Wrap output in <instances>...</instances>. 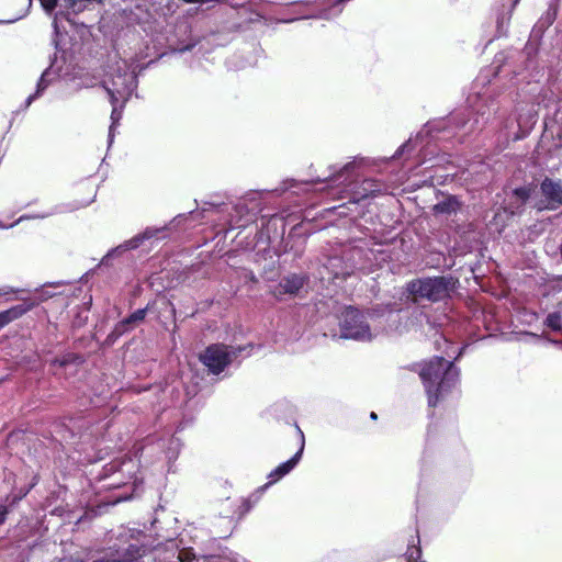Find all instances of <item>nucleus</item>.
I'll return each mask as SVG.
<instances>
[{
    "mask_svg": "<svg viewBox=\"0 0 562 562\" xmlns=\"http://www.w3.org/2000/svg\"><path fill=\"white\" fill-rule=\"evenodd\" d=\"M284 217L271 216L261 232L267 237L268 246L293 254L290 269L280 276L278 284L271 291L278 301L304 299L314 291L316 281L321 283L323 268V261L304 257L307 239L313 234V225L301 221L292 225L288 233Z\"/></svg>",
    "mask_w": 562,
    "mask_h": 562,
    "instance_id": "f257e3e1",
    "label": "nucleus"
},
{
    "mask_svg": "<svg viewBox=\"0 0 562 562\" xmlns=\"http://www.w3.org/2000/svg\"><path fill=\"white\" fill-rule=\"evenodd\" d=\"M484 115L485 111H474L467 106L456 109L447 116L430 120L417 133L415 138L407 139L396 149L394 158L400 159L419 146L416 166L436 160L441 151L437 143L442 139V134H447L448 137L453 136L467 126L468 132H473L480 127V120H484Z\"/></svg>",
    "mask_w": 562,
    "mask_h": 562,
    "instance_id": "f03ea898",
    "label": "nucleus"
},
{
    "mask_svg": "<svg viewBox=\"0 0 562 562\" xmlns=\"http://www.w3.org/2000/svg\"><path fill=\"white\" fill-rule=\"evenodd\" d=\"M544 111L543 132L555 136L562 146V100L551 90H541L532 102L519 103L513 115L503 123L505 137L512 142L526 138Z\"/></svg>",
    "mask_w": 562,
    "mask_h": 562,
    "instance_id": "7ed1b4c3",
    "label": "nucleus"
},
{
    "mask_svg": "<svg viewBox=\"0 0 562 562\" xmlns=\"http://www.w3.org/2000/svg\"><path fill=\"white\" fill-rule=\"evenodd\" d=\"M384 256L369 247L356 245L338 255L324 258L321 272L322 286L341 285L357 274L368 276L381 268Z\"/></svg>",
    "mask_w": 562,
    "mask_h": 562,
    "instance_id": "20e7f679",
    "label": "nucleus"
},
{
    "mask_svg": "<svg viewBox=\"0 0 562 562\" xmlns=\"http://www.w3.org/2000/svg\"><path fill=\"white\" fill-rule=\"evenodd\" d=\"M411 370L418 373L430 407H436L458 391L459 369L450 359L434 356L412 364Z\"/></svg>",
    "mask_w": 562,
    "mask_h": 562,
    "instance_id": "39448f33",
    "label": "nucleus"
},
{
    "mask_svg": "<svg viewBox=\"0 0 562 562\" xmlns=\"http://www.w3.org/2000/svg\"><path fill=\"white\" fill-rule=\"evenodd\" d=\"M311 186L324 184V188L345 192L348 203L358 204L381 192V184L370 178H362L359 171V164L356 160L348 161L342 166L330 165L328 173L324 177H316L311 180Z\"/></svg>",
    "mask_w": 562,
    "mask_h": 562,
    "instance_id": "423d86ee",
    "label": "nucleus"
},
{
    "mask_svg": "<svg viewBox=\"0 0 562 562\" xmlns=\"http://www.w3.org/2000/svg\"><path fill=\"white\" fill-rule=\"evenodd\" d=\"M195 215H198L195 211H190L188 213H181L176 215L169 223L162 226H147L144 231L134 235L132 238L109 249L106 254L101 258L100 262L94 268L83 273L80 277L79 281L82 283H87L92 276L99 273V271H101L103 268L111 267L112 261L115 258H119L126 251L137 249L146 240H149L151 238H167L171 231L182 227V225L188 218L194 217Z\"/></svg>",
    "mask_w": 562,
    "mask_h": 562,
    "instance_id": "0eeeda50",
    "label": "nucleus"
},
{
    "mask_svg": "<svg viewBox=\"0 0 562 562\" xmlns=\"http://www.w3.org/2000/svg\"><path fill=\"white\" fill-rule=\"evenodd\" d=\"M459 284V280L450 274L415 278L402 288L400 300L407 306L422 301L439 302L450 297Z\"/></svg>",
    "mask_w": 562,
    "mask_h": 562,
    "instance_id": "6e6552de",
    "label": "nucleus"
},
{
    "mask_svg": "<svg viewBox=\"0 0 562 562\" xmlns=\"http://www.w3.org/2000/svg\"><path fill=\"white\" fill-rule=\"evenodd\" d=\"M70 48V46H66L65 50H56L49 56V64L42 71L36 81L35 89L31 93L36 100L41 99L47 89L57 80L75 81L80 78L81 69L68 59V49Z\"/></svg>",
    "mask_w": 562,
    "mask_h": 562,
    "instance_id": "1a4fd4ad",
    "label": "nucleus"
},
{
    "mask_svg": "<svg viewBox=\"0 0 562 562\" xmlns=\"http://www.w3.org/2000/svg\"><path fill=\"white\" fill-rule=\"evenodd\" d=\"M366 319L374 324L375 330L402 331L407 327L411 314L409 306H402L396 302L376 303L363 308Z\"/></svg>",
    "mask_w": 562,
    "mask_h": 562,
    "instance_id": "9d476101",
    "label": "nucleus"
},
{
    "mask_svg": "<svg viewBox=\"0 0 562 562\" xmlns=\"http://www.w3.org/2000/svg\"><path fill=\"white\" fill-rule=\"evenodd\" d=\"M139 470L138 461L126 457L116 459L105 464L99 474V481H109L103 484L105 488H120L132 485L133 492L138 487L137 472Z\"/></svg>",
    "mask_w": 562,
    "mask_h": 562,
    "instance_id": "9b49d317",
    "label": "nucleus"
},
{
    "mask_svg": "<svg viewBox=\"0 0 562 562\" xmlns=\"http://www.w3.org/2000/svg\"><path fill=\"white\" fill-rule=\"evenodd\" d=\"M339 337L345 340L369 342L374 337L364 311L356 305H345L339 315Z\"/></svg>",
    "mask_w": 562,
    "mask_h": 562,
    "instance_id": "f8f14e48",
    "label": "nucleus"
},
{
    "mask_svg": "<svg viewBox=\"0 0 562 562\" xmlns=\"http://www.w3.org/2000/svg\"><path fill=\"white\" fill-rule=\"evenodd\" d=\"M43 11L53 18L52 45L55 50L63 52L66 46H71L72 37L67 26L72 27V20L61 10V0H40Z\"/></svg>",
    "mask_w": 562,
    "mask_h": 562,
    "instance_id": "ddd939ff",
    "label": "nucleus"
},
{
    "mask_svg": "<svg viewBox=\"0 0 562 562\" xmlns=\"http://www.w3.org/2000/svg\"><path fill=\"white\" fill-rule=\"evenodd\" d=\"M161 304L162 306L171 307V313L176 317V307L175 305L167 300L166 297H162L160 300H151L149 301L144 307L137 308L134 312L130 313L125 317H123L112 329V331L108 335L106 341L113 342L119 337L124 335L125 333L134 329L138 325H140L145 318L148 315H153L154 317H158L160 311L158 305Z\"/></svg>",
    "mask_w": 562,
    "mask_h": 562,
    "instance_id": "4468645a",
    "label": "nucleus"
},
{
    "mask_svg": "<svg viewBox=\"0 0 562 562\" xmlns=\"http://www.w3.org/2000/svg\"><path fill=\"white\" fill-rule=\"evenodd\" d=\"M544 33L546 31L540 30L533 25L529 35V40L520 53L524 66L521 70L516 72V75H522L524 72H527V76L524 78L528 79V82H538L540 77L543 75V66L540 64L538 55L542 45Z\"/></svg>",
    "mask_w": 562,
    "mask_h": 562,
    "instance_id": "2eb2a0df",
    "label": "nucleus"
},
{
    "mask_svg": "<svg viewBox=\"0 0 562 562\" xmlns=\"http://www.w3.org/2000/svg\"><path fill=\"white\" fill-rule=\"evenodd\" d=\"M109 99L130 100L138 86V77L134 71H130L126 66H117L113 71L109 72L103 80Z\"/></svg>",
    "mask_w": 562,
    "mask_h": 562,
    "instance_id": "dca6fc26",
    "label": "nucleus"
},
{
    "mask_svg": "<svg viewBox=\"0 0 562 562\" xmlns=\"http://www.w3.org/2000/svg\"><path fill=\"white\" fill-rule=\"evenodd\" d=\"M535 204L538 211H557L562 207V180L544 176L537 184Z\"/></svg>",
    "mask_w": 562,
    "mask_h": 562,
    "instance_id": "f3484780",
    "label": "nucleus"
},
{
    "mask_svg": "<svg viewBox=\"0 0 562 562\" xmlns=\"http://www.w3.org/2000/svg\"><path fill=\"white\" fill-rule=\"evenodd\" d=\"M537 184L531 181L506 191L505 211L512 216L520 215L526 205L536 196Z\"/></svg>",
    "mask_w": 562,
    "mask_h": 562,
    "instance_id": "a211bd4d",
    "label": "nucleus"
},
{
    "mask_svg": "<svg viewBox=\"0 0 562 562\" xmlns=\"http://www.w3.org/2000/svg\"><path fill=\"white\" fill-rule=\"evenodd\" d=\"M274 249V255L271 254L270 249L257 251L255 254L254 262L257 267L259 277L266 281H274L282 274L280 272L279 257L283 251L279 248L269 246Z\"/></svg>",
    "mask_w": 562,
    "mask_h": 562,
    "instance_id": "6ab92c4d",
    "label": "nucleus"
},
{
    "mask_svg": "<svg viewBox=\"0 0 562 562\" xmlns=\"http://www.w3.org/2000/svg\"><path fill=\"white\" fill-rule=\"evenodd\" d=\"M436 218L457 222L458 215L464 212V203L458 195L442 193V199L431 206Z\"/></svg>",
    "mask_w": 562,
    "mask_h": 562,
    "instance_id": "aec40b11",
    "label": "nucleus"
},
{
    "mask_svg": "<svg viewBox=\"0 0 562 562\" xmlns=\"http://www.w3.org/2000/svg\"><path fill=\"white\" fill-rule=\"evenodd\" d=\"M268 193L269 191L267 190H256L245 193L243 199L233 207L235 215L241 220L250 213L259 212L261 210L262 200Z\"/></svg>",
    "mask_w": 562,
    "mask_h": 562,
    "instance_id": "412c9836",
    "label": "nucleus"
},
{
    "mask_svg": "<svg viewBox=\"0 0 562 562\" xmlns=\"http://www.w3.org/2000/svg\"><path fill=\"white\" fill-rule=\"evenodd\" d=\"M1 345V351L7 349H11V351H36L26 333H19L12 328L2 336Z\"/></svg>",
    "mask_w": 562,
    "mask_h": 562,
    "instance_id": "4be33fe9",
    "label": "nucleus"
},
{
    "mask_svg": "<svg viewBox=\"0 0 562 562\" xmlns=\"http://www.w3.org/2000/svg\"><path fill=\"white\" fill-rule=\"evenodd\" d=\"M199 360L209 369L213 374H218L225 368L233 364L237 353H194Z\"/></svg>",
    "mask_w": 562,
    "mask_h": 562,
    "instance_id": "5701e85b",
    "label": "nucleus"
},
{
    "mask_svg": "<svg viewBox=\"0 0 562 562\" xmlns=\"http://www.w3.org/2000/svg\"><path fill=\"white\" fill-rule=\"evenodd\" d=\"M299 431L302 437V443H301L299 451L291 459L281 463L273 471L270 472V474H269L270 482L268 483V485L279 481L283 476H285L288 473H290L296 467L299 461L301 460L303 449H304V436L300 428H299Z\"/></svg>",
    "mask_w": 562,
    "mask_h": 562,
    "instance_id": "b1692460",
    "label": "nucleus"
},
{
    "mask_svg": "<svg viewBox=\"0 0 562 562\" xmlns=\"http://www.w3.org/2000/svg\"><path fill=\"white\" fill-rule=\"evenodd\" d=\"M35 305V302L23 301L7 310L0 311V330L4 328L7 325H9L11 322L20 318L21 316L30 312Z\"/></svg>",
    "mask_w": 562,
    "mask_h": 562,
    "instance_id": "393cba45",
    "label": "nucleus"
},
{
    "mask_svg": "<svg viewBox=\"0 0 562 562\" xmlns=\"http://www.w3.org/2000/svg\"><path fill=\"white\" fill-rule=\"evenodd\" d=\"M180 562H192L195 560L196 562H241L239 557L232 551L223 552L220 555H210V557H201L195 558L191 550H182L179 553Z\"/></svg>",
    "mask_w": 562,
    "mask_h": 562,
    "instance_id": "a878e982",
    "label": "nucleus"
},
{
    "mask_svg": "<svg viewBox=\"0 0 562 562\" xmlns=\"http://www.w3.org/2000/svg\"><path fill=\"white\" fill-rule=\"evenodd\" d=\"M560 8V0H551L547 11L539 18L535 26L547 31L557 20Z\"/></svg>",
    "mask_w": 562,
    "mask_h": 562,
    "instance_id": "bb28decb",
    "label": "nucleus"
},
{
    "mask_svg": "<svg viewBox=\"0 0 562 562\" xmlns=\"http://www.w3.org/2000/svg\"><path fill=\"white\" fill-rule=\"evenodd\" d=\"M68 283H70V282L64 281V280L56 281V282H47L35 291L34 297L36 301H40V302L46 301L57 294H61V292L52 291V289L56 290V289H59Z\"/></svg>",
    "mask_w": 562,
    "mask_h": 562,
    "instance_id": "cd10ccee",
    "label": "nucleus"
},
{
    "mask_svg": "<svg viewBox=\"0 0 562 562\" xmlns=\"http://www.w3.org/2000/svg\"><path fill=\"white\" fill-rule=\"evenodd\" d=\"M127 101L128 100H125V99H109V102L111 103V106H112L111 124H110L111 127H117L120 125V122H121V119L123 115V111L125 109Z\"/></svg>",
    "mask_w": 562,
    "mask_h": 562,
    "instance_id": "c85d7f7f",
    "label": "nucleus"
},
{
    "mask_svg": "<svg viewBox=\"0 0 562 562\" xmlns=\"http://www.w3.org/2000/svg\"><path fill=\"white\" fill-rule=\"evenodd\" d=\"M61 10L70 18V13L77 14L86 10V4L81 0H61Z\"/></svg>",
    "mask_w": 562,
    "mask_h": 562,
    "instance_id": "c756f323",
    "label": "nucleus"
},
{
    "mask_svg": "<svg viewBox=\"0 0 562 562\" xmlns=\"http://www.w3.org/2000/svg\"><path fill=\"white\" fill-rule=\"evenodd\" d=\"M544 326L553 331L562 330V314L560 312L549 313L544 319Z\"/></svg>",
    "mask_w": 562,
    "mask_h": 562,
    "instance_id": "7c9ffc66",
    "label": "nucleus"
},
{
    "mask_svg": "<svg viewBox=\"0 0 562 562\" xmlns=\"http://www.w3.org/2000/svg\"><path fill=\"white\" fill-rule=\"evenodd\" d=\"M510 21V14L506 16L505 14H501L497 16L496 21V36L502 37L506 36L508 31V25Z\"/></svg>",
    "mask_w": 562,
    "mask_h": 562,
    "instance_id": "2f4dec72",
    "label": "nucleus"
},
{
    "mask_svg": "<svg viewBox=\"0 0 562 562\" xmlns=\"http://www.w3.org/2000/svg\"><path fill=\"white\" fill-rule=\"evenodd\" d=\"M180 440L176 437L168 439V448L166 450V458L170 461L177 458L180 451Z\"/></svg>",
    "mask_w": 562,
    "mask_h": 562,
    "instance_id": "473e14b6",
    "label": "nucleus"
},
{
    "mask_svg": "<svg viewBox=\"0 0 562 562\" xmlns=\"http://www.w3.org/2000/svg\"><path fill=\"white\" fill-rule=\"evenodd\" d=\"M420 549L418 547L412 546L406 551V557L408 562H419L418 559L420 558Z\"/></svg>",
    "mask_w": 562,
    "mask_h": 562,
    "instance_id": "72a5a7b5",
    "label": "nucleus"
},
{
    "mask_svg": "<svg viewBox=\"0 0 562 562\" xmlns=\"http://www.w3.org/2000/svg\"><path fill=\"white\" fill-rule=\"evenodd\" d=\"M32 4H33V1H32V0H27L26 9H25V11H24L21 15L16 16V18H14V19L0 20V24H10V23H14V22H16L18 20L25 18V16L30 13V10H31V8H32Z\"/></svg>",
    "mask_w": 562,
    "mask_h": 562,
    "instance_id": "f704fd0d",
    "label": "nucleus"
},
{
    "mask_svg": "<svg viewBox=\"0 0 562 562\" xmlns=\"http://www.w3.org/2000/svg\"><path fill=\"white\" fill-rule=\"evenodd\" d=\"M293 182V180L284 181L283 186H281L280 188H276L272 192H274L278 196L282 195L285 191L294 188Z\"/></svg>",
    "mask_w": 562,
    "mask_h": 562,
    "instance_id": "c9c22d12",
    "label": "nucleus"
},
{
    "mask_svg": "<svg viewBox=\"0 0 562 562\" xmlns=\"http://www.w3.org/2000/svg\"><path fill=\"white\" fill-rule=\"evenodd\" d=\"M244 277L248 283L257 284L259 282V277L252 270L246 269Z\"/></svg>",
    "mask_w": 562,
    "mask_h": 562,
    "instance_id": "e433bc0d",
    "label": "nucleus"
},
{
    "mask_svg": "<svg viewBox=\"0 0 562 562\" xmlns=\"http://www.w3.org/2000/svg\"><path fill=\"white\" fill-rule=\"evenodd\" d=\"M35 101L37 100L31 94H29L15 113L26 111Z\"/></svg>",
    "mask_w": 562,
    "mask_h": 562,
    "instance_id": "4c0bfd02",
    "label": "nucleus"
},
{
    "mask_svg": "<svg viewBox=\"0 0 562 562\" xmlns=\"http://www.w3.org/2000/svg\"><path fill=\"white\" fill-rule=\"evenodd\" d=\"M58 213V206H55L53 209L52 212H48V213H35V214H30V217L31 220H44L53 214H56Z\"/></svg>",
    "mask_w": 562,
    "mask_h": 562,
    "instance_id": "58836bf2",
    "label": "nucleus"
},
{
    "mask_svg": "<svg viewBox=\"0 0 562 562\" xmlns=\"http://www.w3.org/2000/svg\"><path fill=\"white\" fill-rule=\"evenodd\" d=\"M88 321V314L83 312V310H79L75 316V323L77 325H82Z\"/></svg>",
    "mask_w": 562,
    "mask_h": 562,
    "instance_id": "ea45409f",
    "label": "nucleus"
},
{
    "mask_svg": "<svg viewBox=\"0 0 562 562\" xmlns=\"http://www.w3.org/2000/svg\"><path fill=\"white\" fill-rule=\"evenodd\" d=\"M92 306V295H89L88 300L85 301L79 310H83L86 314L90 312V308Z\"/></svg>",
    "mask_w": 562,
    "mask_h": 562,
    "instance_id": "a19ab883",
    "label": "nucleus"
},
{
    "mask_svg": "<svg viewBox=\"0 0 562 562\" xmlns=\"http://www.w3.org/2000/svg\"><path fill=\"white\" fill-rule=\"evenodd\" d=\"M115 128L116 127H111L109 126V133H108V146L111 147L113 142H114V137H115Z\"/></svg>",
    "mask_w": 562,
    "mask_h": 562,
    "instance_id": "79ce46f5",
    "label": "nucleus"
},
{
    "mask_svg": "<svg viewBox=\"0 0 562 562\" xmlns=\"http://www.w3.org/2000/svg\"><path fill=\"white\" fill-rule=\"evenodd\" d=\"M29 220H31L30 214H23L18 220H15L13 223H11L10 227H15L20 223H22L24 221H29Z\"/></svg>",
    "mask_w": 562,
    "mask_h": 562,
    "instance_id": "37998d69",
    "label": "nucleus"
},
{
    "mask_svg": "<svg viewBox=\"0 0 562 562\" xmlns=\"http://www.w3.org/2000/svg\"><path fill=\"white\" fill-rule=\"evenodd\" d=\"M7 515H8L7 506L0 504V525H2L5 521Z\"/></svg>",
    "mask_w": 562,
    "mask_h": 562,
    "instance_id": "c03bdc74",
    "label": "nucleus"
},
{
    "mask_svg": "<svg viewBox=\"0 0 562 562\" xmlns=\"http://www.w3.org/2000/svg\"><path fill=\"white\" fill-rule=\"evenodd\" d=\"M104 0H81L82 3L86 4V9H89L91 5L103 3Z\"/></svg>",
    "mask_w": 562,
    "mask_h": 562,
    "instance_id": "a18cd8bd",
    "label": "nucleus"
},
{
    "mask_svg": "<svg viewBox=\"0 0 562 562\" xmlns=\"http://www.w3.org/2000/svg\"><path fill=\"white\" fill-rule=\"evenodd\" d=\"M506 59H507V56H506V54H505V53H498V54L495 56V63H501L502 65H505Z\"/></svg>",
    "mask_w": 562,
    "mask_h": 562,
    "instance_id": "49530a36",
    "label": "nucleus"
},
{
    "mask_svg": "<svg viewBox=\"0 0 562 562\" xmlns=\"http://www.w3.org/2000/svg\"><path fill=\"white\" fill-rule=\"evenodd\" d=\"M203 351H207V352H211V351H224V349H220L218 345H210ZM225 351H227V350L225 349Z\"/></svg>",
    "mask_w": 562,
    "mask_h": 562,
    "instance_id": "de8ad7c7",
    "label": "nucleus"
},
{
    "mask_svg": "<svg viewBox=\"0 0 562 562\" xmlns=\"http://www.w3.org/2000/svg\"><path fill=\"white\" fill-rule=\"evenodd\" d=\"M369 291L375 299L379 296L380 289L376 283L372 284Z\"/></svg>",
    "mask_w": 562,
    "mask_h": 562,
    "instance_id": "09e8293b",
    "label": "nucleus"
},
{
    "mask_svg": "<svg viewBox=\"0 0 562 562\" xmlns=\"http://www.w3.org/2000/svg\"><path fill=\"white\" fill-rule=\"evenodd\" d=\"M132 497V494H128V493H123V494H120L116 499L114 501V503H117V502H121V501H127Z\"/></svg>",
    "mask_w": 562,
    "mask_h": 562,
    "instance_id": "8fccbe9b",
    "label": "nucleus"
},
{
    "mask_svg": "<svg viewBox=\"0 0 562 562\" xmlns=\"http://www.w3.org/2000/svg\"><path fill=\"white\" fill-rule=\"evenodd\" d=\"M52 514L53 515H58L60 517H64L65 516V509L61 508V507H56L55 509L52 510Z\"/></svg>",
    "mask_w": 562,
    "mask_h": 562,
    "instance_id": "3c124183",
    "label": "nucleus"
},
{
    "mask_svg": "<svg viewBox=\"0 0 562 562\" xmlns=\"http://www.w3.org/2000/svg\"><path fill=\"white\" fill-rule=\"evenodd\" d=\"M10 224L9 225H5L3 224L2 222H0V229H10Z\"/></svg>",
    "mask_w": 562,
    "mask_h": 562,
    "instance_id": "603ef678",
    "label": "nucleus"
},
{
    "mask_svg": "<svg viewBox=\"0 0 562 562\" xmlns=\"http://www.w3.org/2000/svg\"><path fill=\"white\" fill-rule=\"evenodd\" d=\"M520 0H513V3H512V10L513 11L515 9V7L519 3Z\"/></svg>",
    "mask_w": 562,
    "mask_h": 562,
    "instance_id": "864d4df0",
    "label": "nucleus"
},
{
    "mask_svg": "<svg viewBox=\"0 0 562 562\" xmlns=\"http://www.w3.org/2000/svg\"><path fill=\"white\" fill-rule=\"evenodd\" d=\"M234 351L241 352V351H245V348L244 347H237Z\"/></svg>",
    "mask_w": 562,
    "mask_h": 562,
    "instance_id": "5fc2aeb1",
    "label": "nucleus"
},
{
    "mask_svg": "<svg viewBox=\"0 0 562 562\" xmlns=\"http://www.w3.org/2000/svg\"><path fill=\"white\" fill-rule=\"evenodd\" d=\"M370 417H371L372 419H376V418H378V415H376L374 412H372V413H371V415H370Z\"/></svg>",
    "mask_w": 562,
    "mask_h": 562,
    "instance_id": "6e6d98bb",
    "label": "nucleus"
},
{
    "mask_svg": "<svg viewBox=\"0 0 562 562\" xmlns=\"http://www.w3.org/2000/svg\"><path fill=\"white\" fill-rule=\"evenodd\" d=\"M177 329V324L173 325V330H172V339H175V331Z\"/></svg>",
    "mask_w": 562,
    "mask_h": 562,
    "instance_id": "4d7b16f0",
    "label": "nucleus"
},
{
    "mask_svg": "<svg viewBox=\"0 0 562 562\" xmlns=\"http://www.w3.org/2000/svg\"><path fill=\"white\" fill-rule=\"evenodd\" d=\"M457 351H459V352L465 351V347L464 346L459 347Z\"/></svg>",
    "mask_w": 562,
    "mask_h": 562,
    "instance_id": "13d9d810",
    "label": "nucleus"
},
{
    "mask_svg": "<svg viewBox=\"0 0 562 562\" xmlns=\"http://www.w3.org/2000/svg\"><path fill=\"white\" fill-rule=\"evenodd\" d=\"M195 313H196V312H192L191 314H188L187 316H189V317H194Z\"/></svg>",
    "mask_w": 562,
    "mask_h": 562,
    "instance_id": "bf43d9fd",
    "label": "nucleus"
}]
</instances>
